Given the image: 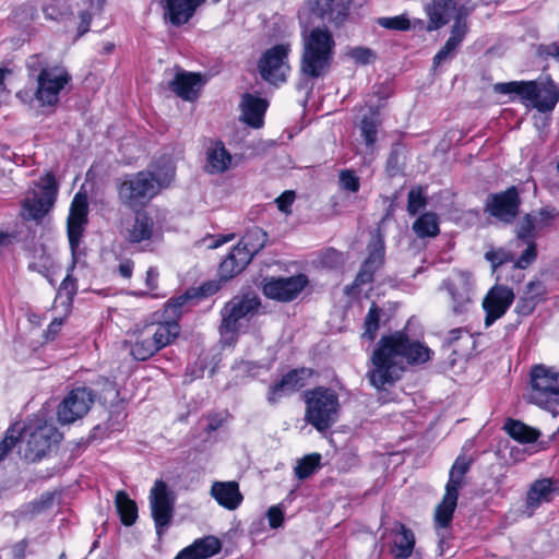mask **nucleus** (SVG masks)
Here are the masks:
<instances>
[{"label":"nucleus","instance_id":"1","mask_svg":"<svg viewBox=\"0 0 559 559\" xmlns=\"http://www.w3.org/2000/svg\"><path fill=\"white\" fill-rule=\"evenodd\" d=\"M432 350L423 342L409 337L407 326L381 336L371 356L368 370L370 384L378 390L391 385L401 377L404 364L420 365L430 360Z\"/></svg>","mask_w":559,"mask_h":559},{"label":"nucleus","instance_id":"2","mask_svg":"<svg viewBox=\"0 0 559 559\" xmlns=\"http://www.w3.org/2000/svg\"><path fill=\"white\" fill-rule=\"evenodd\" d=\"M175 177V167L169 160L152 166V169L128 174L116 180L119 202L130 210H142Z\"/></svg>","mask_w":559,"mask_h":559},{"label":"nucleus","instance_id":"3","mask_svg":"<svg viewBox=\"0 0 559 559\" xmlns=\"http://www.w3.org/2000/svg\"><path fill=\"white\" fill-rule=\"evenodd\" d=\"M302 51L300 57V82L298 88L310 90L313 82L325 76L333 64L336 43L330 29L316 26L302 33Z\"/></svg>","mask_w":559,"mask_h":559},{"label":"nucleus","instance_id":"4","mask_svg":"<svg viewBox=\"0 0 559 559\" xmlns=\"http://www.w3.org/2000/svg\"><path fill=\"white\" fill-rule=\"evenodd\" d=\"M495 91L499 94L514 95L526 107L544 114L552 111L559 103V86L549 76L534 81L497 83Z\"/></svg>","mask_w":559,"mask_h":559},{"label":"nucleus","instance_id":"5","mask_svg":"<svg viewBox=\"0 0 559 559\" xmlns=\"http://www.w3.org/2000/svg\"><path fill=\"white\" fill-rule=\"evenodd\" d=\"M260 299L257 296H236L221 310L219 335L223 345L236 344L241 333H246L251 320L258 314Z\"/></svg>","mask_w":559,"mask_h":559},{"label":"nucleus","instance_id":"6","mask_svg":"<svg viewBox=\"0 0 559 559\" xmlns=\"http://www.w3.org/2000/svg\"><path fill=\"white\" fill-rule=\"evenodd\" d=\"M530 403L559 416V371L546 365H535L530 371Z\"/></svg>","mask_w":559,"mask_h":559},{"label":"nucleus","instance_id":"7","mask_svg":"<svg viewBox=\"0 0 559 559\" xmlns=\"http://www.w3.org/2000/svg\"><path fill=\"white\" fill-rule=\"evenodd\" d=\"M134 215L121 229L124 241L141 252H152L164 238L163 224L147 211L133 210Z\"/></svg>","mask_w":559,"mask_h":559},{"label":"nucleus","instance_id":"8","mask_svg":"<svg viewBox=\"0 0 559 559\" xmlns=\"http://www.w3.org/2000/svg\"><path fill=\"white\" fill-rule=\"evenodd\" d=\"M306 419L318 431H326L337 420L340 401L337 393L325 386H317L305 394Z\"/></svg>","mask_w":559,"mask_h":559},{"label":"nucleus","instance_id":"9","mask_svg":"<svg viewBox=\"0 0 559 559\" xmlns=\"http://www.w3.org/2000/svg\"><path fill=\"white\" fill-rule=\"evenodd\" d=\"M471 463L464 456H457L450 472L445 485V492L441 502L436 508L435 522L438 527H448L453 519L457 506L459 490L464 484V477L469 471Z\"/></svg>","mask_w":559,"mask_h":559},{"label":"nucleus","instance_id":"10","mask_svg":"<svg viewBox=\"0 0 559 559\" xmlns=\"http://www.w3.org/2000/svg\"><path fill=\"white\" fill-rule=\"evenodd\" d=\"M176 499V492L163 479L154 481L148 493V502L158 536H162L173 522Z\"/></svg>","mask_w":559,"mask_h":559},{"label":"nucleus","instance_id":"11","mask_svg":"<svg viewBox=\"0 0 559 559\" xmlns=\"http://www.w3.org/2000/svg\"><path fill=\"white\" fill-rule=\"evenodd\" d=\"M292 51L290 44L282 43L266 49L258 61V70L261 78L273 85L286 82L290 72L288 56Z\"/></svg>","mask_w":559,"mask_h":559},{"label":"nucleus","instance_id":"12","mask_svg":"<svg viewBox=\"0 0 559 559\" xmlns=\"http://www.w3.org/2000/svg\"><path fill=\"white\" fill-rule=\"evenodd\" d=\"M57 183L53 174L48 173L41 178V183L38 186L33 198H27L22 204V216L26 221H35L40 223L43 218L52 209L56 195Z\"/></svg>","mask_w":559,"mask_h":559},{"label":"nucleus","instance_id":"13","mask_svg":"<svg viewBox=\"0 0 559 559\" xmlns=\"http://www.w3.org/2000/svg\"><path fill=\"white\" fill-rule=\"evenodd\" d=\"M71 81V75L61 66L43 69L37 74V88L34 97L40 106H55L59 102L61 91Z\"/></svg>","mask_w":559,"mask_h":559},{"label":"nucleus","instance_id":"14","mask_svg":"<svg viewBox=\"0 0 559 559\" xmlns=\"http://www.w3.org/2000/svg\"><path fill=\"white\" fill-rule=\"evenodd\" d=\"M96 396L87 386H78L69 391L57 409L59 423L69 425L83 418L90 412Z\"/></svg>","mask_w":559,"mask_h":559},{"label":"nucleus","instance_id":"15","mask_svg":"<svg viewBox=\"0 0 559 559\" xmlns=\"http://www.w3.org/2000/svg\"><path fill=\"white\" fill-rule=\"evenodd\" d=\"M308 283V277L301 273L287 277L270 276L263 280L262 293L269 299L290 302L301 294Z\"/></svg>","mask_w":559,"mask_h":559},{"label":"nucleus","instance_id":"16","mask_svg":"<svg viewBox=\"0 0 559 559\" xmlns=\"http://www.w3.org/2000/svg\"><path fill=\"white\" fill-rule=\"evenodd\" d=\"M521 198L515 186L506 191L490 193L485 202V212L502 223L511 224L519 215Z\"/></svg>","mask_w":559,"mask_h":559},{"label":"nucleus","instance_id":"17","mask_svg":"<svg viewBox=\"0 0 559 559\" xmlns=\"http://www.w3.org/2000/svg\"><path fill=\"white\" fill-rule=\"evenodd\" d=\"M383 262L384 243L379 238L368 246V257L361 264L354 283L345 287V294L350 297L358 296L364 285L372 283L374 273L382 266Z\"/></svg>","mask_w":559,"mask_h":559},{"label":"nucleus","instance_id":"18","mask_svg":"<svg viewBox=\"0 0 559 559\" xmlns=\"http://www.w3.org/2000/svg\"><path fill=\"white\" fill-rule=\"evenodd\" d=\"M87 215V197L85 193L78 192L71 202L67 224L69 245L73 255L81 243L83 233L88 223Z\"/></svg>","mask_w":559,"mask_h":559},{"label":"nucleus","instance_id":"19","mask_svg":"<svg viewBox=\"0 0 559 559\" xmlns=\"http://www.w3.org/2000/svg\"><path fill=\"white\" fill-rule=\"evenodd\" d=\"M313 371L309 368H295L282 376V378L269 386L266 401L276 405L284 396L290 395L307 384V380Z\"/></svg>","mask_w":559,"mask_h":559},{"label":"nucleus","instance_id":"20","mask_svg":"<svg viewBox=\"0 0 559 559\" xmlns=\"http://www.w3.org/2000/svg\"><path fill=\"white\" fill-rule=\"evenodd\" d=\"M473 280L468 272H457L453 277L443 281L445 288L452 299V311L454 314H463L472 302Z\"/></svg>","mask_w":559,"mask_h":559},{"label":"nucleus","instance_id":"21","mask_svg":"<svg viewBox=\"0 0 559 559\" xmlns=\"http://www.w3.org/2000/svg\"><path fill=\"white\" fill-rule=\"evenodd\" d=\"M353 0H308L312 15L340 27L347 21Z\"/></svg>","mask_w":559,"mask_h":559},{"label":"nucleus","instance_id":"22","mask_svg":"<svg viewBox=\"0 0 559 559\" xmlns=\"http://www.w3.org/2000/svg\"><path fill=\"white\" fill-rule=\"evenodd\" d=\"M514 300L513 289L503 285H495L483 300L485 325L488 328L500 319Z\"/></svg>","mask_w":559,"mask_h":559},{"label":"nucleus","instance_id":"23","mask_svg":"<svg viewBox=\"0 0 559 559\" xmlns=\"http://www.w3.org/2000/svg\"><path fill=\"white\" fill-rule=\"evenodd\" d=\"M206 0H159L166 24L180 27L190 22Z\"/></svg>","mask_w":559,"mask_h":559},{"label":"nucleus","instance_id":"24","mask_svg":"<svg viewBox=\"0 0 559 559\" xmlns=\"http://www.w3.org/2000/svg\"><path fill=\"white\" fill-rule=\"evenodd\" d=\"M60 439L61 433L55 426L44 424L37 427L29 433L26 456L32 461L41 460L49 452L51 445L58 443Z\"/></svg>","mask_w":559,"mask_h":559},{"label":"nucleus","instance_id":"25","mask_svg":"<svg viewBox=\"0 0 559 559\" xmlns=\"http://www.w3.org/2000/svg\"><path fill=\"white\" fill-rule=\"evenodd\" d=\"M466 15L467 12L464 7H461L456 11V15L454 17V23L451 27L449 38L433 57V64L436 67H439L445 60L453 58L456 53L457 48L462 45L468 29L467 23L465 21Z\"/></svg>","mask_w":559,"mask_h":559},{"label":"nucleus","instance_id":"26","mask_svg":"<svg viewBox=\"0 0 559 559\" xmlns=\"http://www.w3.org/2000/svg\"><path fill=\"white\" fill-rule=\"evenodd\" d=\"M240 119L253 129H260L264 124V116L269 107L265 98L257 93H245L240 102Z\"/></svg>","mask_w":559,"mask_h":559},{"label":"nucleus","instance_id":"27","mask_svg":"<svg viewBox=\"0 0 559 559\" xmlns=\"http://www.w3.org/2000/svg\"><path fill=\"white\" fill-rule=\"evenodd\" d=\"M233 163V156L222 140H210L205 146L204 170L209 175L226 173Z\"/></svg>","mask_w":559,"mask_h":559},{"label":"nucleus","instance_id":"28","mask_svg":"<svg viewBox=\"0 0 559 559\" xmlns=\"http://www.w3.org/2000/svg\"><path fill=\"white\" fill-rule=\"evenodd\" d=\"M558 491V484L551 478H542L533 481L525 499L527 515L532 516L543 503L551 502Z\"/></svg>","mask_w":559,"mask_h":559},{"label":"nucleus","instance_id":"29","mask_svg":"<svg viewBox=\"0 0 559 559\" xmlns=\"http://www.w3.org/2000/svg\"><path fill=\"white\" fill-rule=\"evenodd\" d=\"M547 294L548 289L543 281H530L516 302L515 312L524 317L532 314L535 308L546 300Z\"/></svg>","mask_w":559,"mask_h":559},{"label":"nucleus","instance_id":"30","mask_svg":"<svg viewBox=\"0 0 559 559\" xmlns=\"http://www.w3.org/2000/svg\"><path fill=\"white\" fill-rule=\"evenodd\" d=\"M221 288V285L217 281H207L200 285L197 288H192L187 290L185 294L179 295L175 298H171L166 304L167 312H171L173 316H181L183 312V308L192 300V299H201L205 297H210L216 294Z\"/></svg>","mask_w":559,"mask_h":559},{"label":"nucleus","instance_id":"31","mask_svg":"<svg viewBox=\"0 0 559 559\" xmlns=\"http://www.w3.org/2000/svg\"><path fill=\"white\" fill-rule=\"evenodd\" d=\"M210 495L218 506L229 511L238 509L243 501L239 484L234 480L214 481L211 486Z\"/></svg>","mask_w":559,"mask_h":559},{"label":"nucleus","instance_id":"32","mask_svg":"<svg viewBox=\"0 0 559 559\" xmlns=\"http://www.w3.org/2000/svg\"><path fill=\"white\" fill-rule=\"evenodd\" d=\"M165 317L167 318L166 321L145 328L150 330L148 334L159 350L171 344L180 334L178 319L181 316L175 317L165 309Z\"/></svg>","mask_w":559,"mask_h":559},{"label":"nucleus","instance_id":"33","mask_svg":"<svg viewBox=\"0 0 559 559\" xmlns=\"http://www.w3.org/2000/svg\"><path fill=\"white\" fill-rule=\"evenodd\" d=\"M222 550L221 540L213 535L195 539L191 545L181 549L174 559H209Z\"/></svg>","mask_w":559,"mask_h":559},{"label":"nucleus","instance_id":"34","mask_svg":"<svg viewBox=\"0 0 559 559\" xmlns=\"http://www.w3.org/2000/svg\"><path fill=\"white\" fill-rule=\"evenodd\" d=\"M391 537L390 552L394 559H408L416 544L413 531L405 524L396 522L391 530Z\"/></svg>","mask_w":559,"mask_h":559},{"label":"nucleus","instance_id":"35","mask_svg":"<svg viewBox=\"0 0 559 559\" xmlns=\"http://www.w3.org/2000/svg\"><path fill=\"white\" fill-rule=\"evenodd\" d=\"M204 84L200 73H178L170 83L171 90L183 100H194Z\"/></svg>","mask_w":559,"mask_h":559},{"label":"nucleus","instance_id":"36","mask_svg":"<svg viewBox=\"0 0 559 559\" xmlns=\"http://www.w3.org/2000/svg\"><path fill=\"white\" fill-rule=\"evenodd\" d=\"M455 10V0H431L426 9L429 17L428 31H436L444 26Z\"/></svg>","mask_w":559,"mask_h":559},{"label":"nucleus","instance_id":"37","mask_svg":"<svg viewBox=\"0 0 559 559\" xmlns=\"http://www.w3.org/2000/svg\"><path fill=\"white\" fill-rule=\"evenodd\" d=\"M250 261V254L235 246L219 264L218 273L221 278L224 281L233 278L241 273Z\"/></svg>","mask_w":559,"mask_h":559},{"label":"nucleus","instance_id":"38","mask_svg":"<svg viewBox=\"0 0 559 559\" xmlns=\"http://www.w3.org/2000/svg\"><path fill=\"white\" fill-rule=\"evenodd\" d=\"M73 2L74 0H44L41 11L47 20L64 22L74 14Z\"/></svg>","mask_w":559,"mask_h":559},{"label":"nucleus","instance_id":"39","mask_svg":"<svg viewBox=\"0 0 559 559\" xmlns=\"http://www.w3.org/2000/svg\"><path fill=\"white\" fill-rule=\"evenodd\" d=\"M415 235L420 238H435L440 233V219L435 212H425L420 214L412 226Z\"/></svg>","mask_w":559,"mask_h":559},{"label":"nucleus","instance_id":"40","mask_svg":"<svg viewBox=\"0 0 559 559\" xmlns=\"http://www.w3.org/2000/svg\"><path fill=\"white\" fill-rule=\"evenodd\" d=\"M503 429L512 439L520 443H534L540 436L537 429L512 418L506 420Z\"/></svg>","mask_w":559,"mask_h":559},{"label":"nucleus","instance_id":"41","mask_svg":"<svg viewBox=\"0 0 559 559\" xmlns=\"http://www.w3.org/2000/svg\"><path fill=\"white\" fill-rule=\"evenodd\" d=\"M267 234L260 227L253 226L247 229L237 247L250 254V260L265 246Z\"/></svg>","mask_w":559,"mask_h":559},{"label":"nucleus","instance_id":"42","mask_svg":"<svg viewBox=\"0 0 559 559\" xmlns=\"http://www.w3.org/2000/svg\"><path fill=\"white\" fill-rule=\"evenodd\" d=\"M148 332L146 329L141 331L131 345L130 353L135 360L145 361L159 350Z\"/></svg>","mask_w":559,"mask_h":559},{"label":"nucleus","instance_id":"43","mask_svg":"<svg viewBox=\"0 0 559 559\" xmlns=\"http://www.w3.org/2000/svg\"><path fill=\"white\" fill-rule=\"evenodd\" d=\"M115 503L122 524L126 526L134 524L138 519L135 501L130 499L126 491L120 490L116 493Z\"/></svg>","mask_w":559,"mask_h":559},{"label":"nucleus","instance_id":"44","mask_svg":"<svg viewBox=\"0 0 559 559\" xmlns=\"http://www.w3.org/2000/svg\"><path fill=\"white\" fill-rule=\"evenodd\" d=\"M322 456L320 453H310L297 460L294 475L298 480H305L321 468Z\"/></svg>","mask_w":559,"mask_h":559},{"label":"nucleus","instance_id":"45","mask_svg":"<svg viewBox=\"0 0 559 559\" xmlns=\"http://www.w3.org/2000/svg\"><path fill=\"white\" fill-rule=\"evenodd\" d=\"M380 126L378 109H371L369 116L361 119V136L367 147H372L377 142L378 128Z\"/></svg>","mask_w":559,"mask_h":559},{"label":"nucleus","instance_id":"46","mask_svg":"<svg viewBox=\"0 0 559 559\" xmlns=\"http://www.w3.org/2000/svg\"><path fill=\"white\" fill-rule=\"evenodd\" d=\"M32 258L33 260L28 263V270L37 272L44 276H47L55 266L51 255L46 252L44 246L35 249Z\"/></svg>","mask_w":559,"mask_h":559},{"label":"nucleus","instance_id":"47","mask_svg":"<svg viewBox=\"0 0 559 559\" xmlns=\"http://www.w3.org/2000/svg\"><path fill=\"white\" fill-rule=\"evenodd\" d=\"M381 313L382 310L374 302H372L364 321L365 331L362 333V338L371 342L376 340L378 330L380 328Z\"/></svg>","mask_w":559,"mask_h":559},{"label":"nucleus","instance_id":"48","mask_svg":"<svg viewBox=\"0 0 559 559\" xmlns=\"http://www.w3.org/2000/svg\"><path fill=\"white\" fill-rule=\"evenodd\" d=\"M427 205V189L423 186H414L407 194V212L409 215H416Z\"/></svg>","mask_w":559,"mask_h":559},{"label":"nucleus","instance_id":"49","mask_svg":"<svg viewBox=\"0 0 559 559\" xmlns=\"http://www.w3.org/2000/svg\"><path fill=\"white\" fill-rule=\"evenodd\" d=\"M485 259L490 262L493 272H496L502 265L513 262L514 255L503 248H491L486 251Z\"/></svg>","mask_w":559,"mask_h":559},{"label":"nucleus","instance_id":"50","mask_svg":"<svg viewBox=\"0 0 559 559\" xmlns=\"http://www.w3.org/2000/svg\"><path fill=\"white\" fill-rule=\"evenodd\" d=\"M377 24L391 31L405 32L411 29V21L406 14L378 17Z\"/></svg>","mask_w":559,"mask_h":559},{"label":"nucleus","instance_id":"51","mask_svg":"<svg viewBox=\"0 0 559 559\" xmlns=\"http://www.w3.org/2000/svg\"><path fill=\"white\" fill-rule=\"evenodd\" d=\"M338 183L342 190L357 193L360 189V179L353 169H342L338 174Z\"/></svg>","mask_w":559,"mask_h":559},{"label":"nucleus","instance_id":"52","mask_svg":"<svg viewBox=\"0 0 559 559\" xmlns=\"http://www.w3.org/2000/svg\"><path fill=\"white\" fill-rule=\"evenodd\" d=\"M127 418V413L121 405H116L109 412V417L107 420V430L109 432L121 431L124 427V421Z\"/></svg>","mask_w":559,"mask_h":559},{"label":"nucleus","instance_id":"53","mask_svg":"<svg viewBox=\"0 0 559 559\" xmlns=\"http://www.w3.org/2000/svg\"><path fill=\"white\" fill-rule=\"evenodd\" d=\"M20 440V435H16L14 426L7 429L3 439L0 441V462L13 450Z\"/></svg>","mask_w":559,"mask_h":559},{"label":"nucleus","instance_id":"54","mask_svg":"<svg viewBox=\"0 0 559 559\" xmlns=\"http://www.w3.org/2000/svg\"><path fill=\"white\" fill-rule=\"evenodd\" d=\"M74 270V262L68 270L67 276L60 284L58 294L61 295L64 293L67 295L69 304L73 301L74 296L78 293V283L76 280L72 276V271Z\"/></svg>","mask_w":559,"mask_h":559},{"label":"nucleus","instance_id":"55","mask_svg":"<svg viewBox=\"0 0 559 559\" xmlns=\"http://www.w3.org/2000/svg\"><path fill=\"white\" fill-rule=\"evenodd\" d=\"M526 249L520 254V257L513 261V267L524 270L531 265L537 258V248L535 242L525 243Z\"/></svg>","mask_w":559,"mask_h":559},{"label":"nucleus","instance_id":"56","mask_svg":"<svg viewBox=\"0 0 559 559\" xmlns=\"http://www.w3.org/2000/svg\"><path fill=\"white\" fill-rule=\"evenodd\" d=\"M346 56L354 60L358 64H369L371 60L374 58V53L370 48L357 46L349 48L346 52Z\"/></svg>","mask_w":559,"mask_h":559},{"label":"nucleus","instance_id":"57","mask_svg":"<svg viewBox=\"0 0 559 559\" xmlns=\"http://www.w3.org/2000/svg\"><path fill=\"white\" fill-rule=\"evenodd\" d=\"M534 229H535V219L533 217H531L530 215H526L518 227L516 236L524 243L535 242L534 234H533Z\"/></svg>","mask_w":559,"mask_h":559},{"label":"nucleus","instance_id":"58","mask_svg":"<svg viewBox=\"0 0 559 559\" xmlns=\"http://www.w3.org/2000/svg\"><path fill=\"white\" fill-rule=\"evenodd\" d=\"M320 263L322 266L336 269L344 263L343 254L334 248H328L320 255Z\"/></svg>","mask_w":559,"mask_h":559},{"label":"nucleus","instance_id":"59","mask_svg":"<svg viewBox=\"0 0 559 559\" xmlns=\"http://www.w3.org/2000/svg\"><path fill=\"white\" fill-rule=\"evenodd\" d=\"M295 192L293 190L284 191L280 197L275 199L277 209L285 214L292 213V205L295 201Z\"/></svg>","mask_w":559,"mask_h":559},{"label":"nucleus","instance_id":"60","mask_svg":"<svg viewBox=\"0 0 559 559\" xmlns=\"http://www.w3.org/2000/svg\"><path fill=\"white\" fill-rule=\"evenodd\" d=\"M26 69L28 75L33 76L36 72H40L43 69H51L40 55H33L26 61Z\"/></svg>","mask_w":559,"mask_h":559},{"label":"nucleus","instance_id":"61","mask_svg":"<svg viewBox=\"0 0 559 559\" xmlns=\"http://www.w3.org/2000/svg\"><path fill=\"white\" fill-rule=\"evenodd\" d=\"M233 368L246 376L255 377L259 374L262 366L255 361H239L236 362Z\"/></svg>","mask_w":559,"mask_h":559},{"label":"nucleus","instance_id":"62","mask_svg":"<svg viewBox=\"0 0 559 559\" xmlns=\"http://www.w3.org/2000/svg\"><path fill=\"white\" fill-rule=\"evenodd\" d=\"M102 383H103V391L98 396L100 401L106 403L109 397H112V399L118 397V390H117V385H116L115 381L103 378Z\"/></svg>","mask_w":559,"mask_h":559},{"label":"nucleus","instance_id":"63","mask_svg":"<svg viewBox=\"0 0 559 559\" xmlns=\"http://www.w3.org/2000/svg\"><path fill=\"white\" fill-rule=\"evenodd\" d=\"M269 524L272 528H278L284 522V512L277 506H273L266 513Z\"/></svg>","mask_w":559,"mask_h":559},{"label":"nucleus","instance_id":"64","mask_svg":"<svg viewBox=\"0 0 559 559\" xmlns=\"http://www.w3.org/2000/svg\"><path fill=\"white\" fill-rule=\"evenodd\" d=\"M466 338V341H471L472 336L465 328H456L448 332L445 337V343L448 345H453L461 338Z\"/></svg>","mask_w":559,"mask_h":559}]
</instances>
